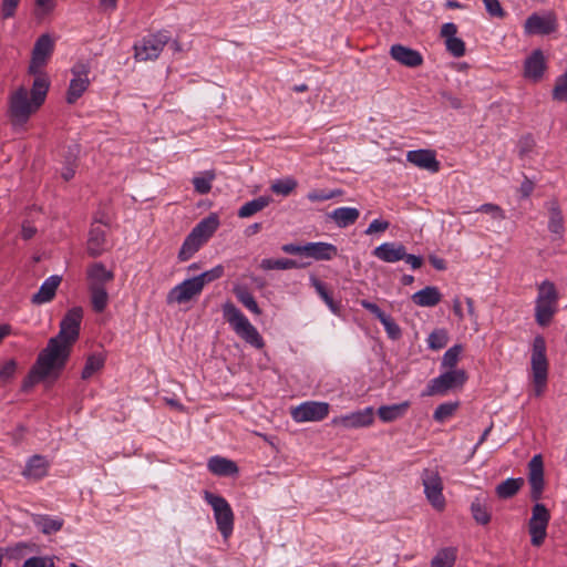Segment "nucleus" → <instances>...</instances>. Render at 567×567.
<instances>
[{
    "label": "nucleus",
    "instance_id": "nucleus-20",
    "mask_svg": "<svg viewBox=\"0 0 567 567\" xmlns=\"http://www.w3.org/2000/svg\"><path fill=\"white\" fill-rule=\"evenodd\" d=\"M390 54L393 60L409 68H416L423 63V58L419 51L402 44H393Z\"/></svg>",
    "mask_w": 567,
    "mask_h": 567
},
{
    "label": "nucleus",
    "instance_id": "nucleus-51",
    "mask_svg": "<svg viewBox=\"0 0 567 567\" xmlns=\"http://www.w3.org/2000/svg\"><path fill=\"white\" fill-rule=\"evenodd\" d=\"M35 524L39 527V529L44 534H52L54 532H58L62 526V523L60 520L52 519L45 516L39 517L35 520Z\"/></svg>",
    "mask_w": 567,
    "mask_h": 567
},
{
    "label": "nucleus",
    "instance_id": "nucleus-26",
    "mask_svg": "<svg viewBox=\"0 0 567 567\" xmlns=\"http://www.w3.org/2000/svg\"><path fill=\"white\" fill-rule=\"evenodd\" d=\"M207 468L214 475L224 477L237 475L239 472V468L234 461L218 455L212 456L208 460Z\"/></svg>",
    "mask_w": 567,
    "mask_h": 567
},
{
    "label": "nucleus",
    "instance_id": "nucleus-28",
    "mask_svg": "<svg viewBox=\"0 0 567 567\" xmlns=\"http://www.w3.org/2000/svg\"><path fill=\"white\" fill-rule=\"evenodd\" d=\"M546 205L549 214L548 230L558 239H563L565 227L561 209L556 200H550Z\"/></svg>",
    "mask_w": 567,
    "mask_h": 567
},
{
    "label": "nucleus",
    "instance_id": "nucleus-42",
    "mask_svg": "<svg viewBox=\"0 0 567 567\" xmlns=\"http://www.w3.org/2000/svg\"><path fill=\"white\" fill-rule=\"evenodd\" d=\"M215 176L214 171H206L204 175L194 177L193 185L195 190L200 195L208 194L212 189V182L215 179Z\"/></svg>",
    "mask_w": 567,
    "mask_h": 567
},
{
    "label": "nucleus",
    "instance_id": "nucleus-15",
    "mask_svg": "<svg viewBox=\"0 0 567 567\" xmlns=\"http://www.w3.org/2000/svg\"><path fill=\"white\" fill-rule=\"evenodd\" d=\"M203 291L199 282L195 277L185 279L179 285L175 286L167 293V303H185L199 296Z\"/></svg>",
    "mask_w": 567,
    "mask_h": 567
},
{
    "label": "nucleus",
    "instance_id": "nucleus-19",
    "mask_svg": "<svg viewBox=\"0 0 567 567\" xmlns=\"http://www.w3.org/2000/svg\"><path fill=\"white\" fill-rule=\"evenodd\" d=\"M406 159L419 168L431 173H437L441 164L436 159V154L432 150H414L406 153Z\"/></svg>",
    "mask_w": 567,
    "mask_h": 567
},
{
    "label": "nucleus",
    "instance_id": "nucleus-44",
    "mask_svg": "<svg viewBox=\"0 0 567 567\" xmlns=\"http://www.w3.org/2000/svg\"><path fill=\"white\" fill-rule=\"evenodd\" d=\"M104 364V360L101 355L91 354L87 357L84 368L81 372V378L83 380L90 379L95 372L102 369Z\"/></svg>",
    "mask_w": 567,
    "mask_h": 567
},
{
    "label": "nucleus",
    "instance_id": "nucleus-49",
    "mask_svg": "<svg viewBox=\"0 0 567 567\" xmlns=\"http://www.w3.org/2000/svg\"><path fill=\"white\" fill-rule=\"evenodd\" d=\"M447 343V333L443 329L434 330L427 338V344L430 349L440 350L443 349Z\"/></svg>",
    "mask_w": 567,
    "mask_h": 567
},
{
    "label": "nucleus",
    "instance_id": "nucleus-50",
    "mask_svg": "<svg viewBox=\"0 0 567 567\" xmlns=\"http://www.w3.org/2000/svg\"><path fill=\"white\" fill-rule=\"evenodd\" d=\"M553 99L558 102H567V72L557 78L553 89Z\"/></svg>",
    "mask_w": 567,
    "mask_h": 567
},
{
    "label": "nucleus",
    "instance_id": "nucleus-21",
    "mask_svg": "<svg viewBox=\"0 0 567 567\" xmlns=\"http://www.w3.org/2000/svg\"><path fill=\"white\" fill-rule=\"evenodd\" d=\"M62 278L58 275L50 276L47 278L39 290L31 297V302L35 306H40L50 302L61 284Z\"/></svg>",
    "mask_w": 567,
    "mask_h": 567
},
{
    "label": "nucleus",
    "instance_id": "nucleus-37",
    "mask_svg": "<svg viewBox=\"0 0 567 567\" xmlns=\"http://www.w3.org/2000/svg\"><path fill=\"white\" fill-rule=\"evenodd\" d=\"M270 200L268 196H259L258 198L247 202L239 208L238 216L240 218H248L266 208L270 204Z\"/></svg>",
    "mask_w": 567,
    "mask_h": 567
},
{
    "label": "nucleus",
    "instance_id": "nucleus-64",
    "mask_svg": "<svg viewBox=\"0 0 567 567\" xmlns=\"http://www.w3.org/2000/svg\"><path fill=\"white\" fill-rule=\"evenodd\" d=\"M22 567H48L47 558L39 556L30 557L23 563Z\"/></svg>",
    "mask_w": 567,
    "mask_h": 567
},
{
    "label": "nucleus",
    "instance_id": "nucleus-11",
    "mask_svg": "<svg viewBox=\"0 0 567 567\" xmlns=\"http://www.w3.org/2000/svg\"><path fill=\"white\" fill-rule=\"evenodd\" d=\"M422 484L427 501L436 509H443L445 498L443 496V482L440 473L434 468H424L422 474Z\"/></svg>",
    "mask_w": 567,
    "mask_h": 567
},
{
    "label": "nucleus",
    "instance_id": "nucleus-62",
    "mask_svg": "<svg viewBox=\"0 0 567 567\" xmlns=\"http://www.w3.org/2000/svg\"><path fill=\"white\" fill-rule=\"evenodd\" d=\"M360 305L362 306V308H364L373 316H375V318H378L379 321L383 320V317L386 315L384 311L381 310V308L377 303L371 302L369 300L363 299L360 301Z\"/></svg>",
    "mask_w": 567,
    "mask_h": 567
},
{
    "label": "nucleus",
    "instance_id": "nucleus-41",
    "mask_svg": "<svg viewBox=\"0 0 567 567\" xmlns=\"http://www.w3.org/2000/svg\"><path fill=\"white\" fill-rule=\"evenodd\" d=\"M301 267L296 260L288 258L272 259L266 258L260 262V268L264 270H287V269H296Z\"/></svg>",
    "mask_w": 567,
    "mask_h": 567
},
{
    "label": "nucleus",
    "instance_id": "nucleus-36",
    "mask_svg": "<svg viewBox=\"0 0 567 567\" xmlns=\"http://www.w3.org/2000/svg\"><path fill=\"white\" fill-rule=\"evenodd\" d=\"M523 484L524 480L522 477L507 478L496 486L495 493L499 498L508 499L517 494Z\"/></svg>",
    "mask_w": 567,
    "mask_h": 567
},
{
    "label": "nucleus",
    "instance_id": "nucleus-17",
    "mask_svg": "<svg viewBox=\"0 0 567 567\" xmlns=\"http://www.w3.org/2000/svg\"><path fill=\"white\" fill-rule=\"evenodd\" d=\"M374 421L373 408L368 406L363 410L351 412L346 415L337 416L332 420V424L343 429H360L369 426Z\"/></svg>",
    "mask_w": 567,
    "mask_h": 567
},
{
    "label": "nucleus",
    "instance_id": "nucleus-61",
    "mask_svg": "<svg viewBox=\"0 0 567 567\" xmlns=\"http://www.w3.org/2000/svg\"><path fill=\"white\" fill-rule=\"evenodd\" d=\"M16 369L17 364L13 360L6 362L0 368V381L7 382L8 380H10L13 377Z\"/></svg>",
    "mask_w": 567,
    "mask_h": 567
},
{
    "label": "nucleus",
    "instance_id": "nucleus-39",
    "mask_svg": "<svg viewBox=\"0 0 567 567\" xmlns=\"http://www.w3.org/2000/svg\"><path fill=\"white\" fill-rule=\"evenodd\" d=\"M310 282L312 287L316 289L317 293L321 297V299L324 301V303L328 306V308L334 313L338 315L340 311V306L338 302L333 300L331 295L326 288V285L320 281L317 277L311 276Z\"/></svg>",
    "mask_w": 567,
    "mask_h": 567
},
{
    "label": "nucleus",
    "instance_id": "nucleus-54",
    "mask_svg": "<svg viewBox=\"0 0 567 567\" xmlns=\"http://www.w3.org/2000/svg\"><path fill=\"white\" fill-rule=\"evenodd\" d=\"M535 147V140L532 135L527 134L522 136L518 142V154L522 158L528 156Z\"/></svg>",
    "mask_w": 567,
    "mask_h": 567
},
{
    "label": "nucleus",
    "instance_id": "nucleus-13",
    "mask_svg": "<svg viewBox=\"0 0 567 567\" xmlns=\"http://www.w3.org/2000/svg\"><path fill=\"white\" fill-rule=\"evenodd\" d=\"M550 514L546 506L540 503H536L533 507L532 517L529 519L528 529L530 534V542L534 546H540L546 537V529Z\"/></svg>",
    "mask_w": 567,
    "mask_h": 567
},
{
    "label": "nucleus",
    "instance_id": "nucleus-63",
    "mask_svg": "<svg viewBox=\"0 0 567 567\" xmlns=\"http://www.w3.org/2000/svg\"><path fill=\"white\" fill-rule=\"evenodd\" d=\"M457 33V27L453 22L444 23L441 28V37L447 41V39L455 38Z\"/></svg>",
    "mask_w": 567,
    "mask_h": 567
},
{
    "label": "nucleus",
    "instance_id": "nucleus-48",
    "mask_svg": "<svg viewBox=\"0 0 567 567\" xmlns=\"http://www.w3.org/2000/svg\"><path fill=\"white\" fill-rule=\"evenodd\" d=\"M224 276V266L217 265L216 267L212 268L210 270L204 271L198 276H195L197 281L199 282L200 287L204 289V287L207 284H210Z\"/></svg>",
    "mask_w": 567,
    "mask_h": 567
},
{
    "label": "nucleus",
    "instance_id": "nucleus-31",
    "mask_svg": "<svg viewBox=\"0 0 567 567\" xmlns=\"http://www.w3.org/2000/svg\"><path fill=\"white\" fill-rule=\"evenodd\" d=\"M33 75L34 81L31 87V99L33 100L35 106H41L44 103L49 91V78L45 73H43V71H40Z\"/></svg>",
    "mask_w": 567,
    "mask_h": 567
},
{
    "label": "nucleus",
    "instance_id": "nucleus-47",
    "mask_svg": "<svg viewBox=\"0 0 567 567\" xmlns=\"http://www.w3.org/2000/svg\"><path fill=\"white\" fill-rule=\"evenodd\" d=\"M298 183L295 178L288 177L276 181L270 189L278 195L288 196L296 187Z\"/></svg>",
    "mask_w": 567,
    "mask_h": 567
},
{
    "label": "nucleus",
    "instance_id": "nucleus-10",
    "mask_svg": "<svg viewBox=\"0 0 567 567\" xmlns=\"http://www.w3.org/2000/svg\"><path fill=\"white\" fill-rule=\"evenodd\" d=\"M466 380L465 370H447L430 381L425 395H444L451 390L462 388Z\"/></svg>",
    "mask_w": 567,
    "mask_h": 567
},
{
    "label": "nucleus",
    "instance_id": "nucleus-22",
    "mask_svg": "<svg viewBox=\"0 0 567 567\" xmlns=\"http://www.w3.org/2000/svg\"><path fill=\"white\" fill-rule=\"evenodd\" d=\"M372 255L384 262H396L405 256V246L398 243H383L374 248Z\"/></svg>",
    "mask_w": 567,
    "mask_h": 567
},
{
    "label": "nucleus",
    "instance_id": "nucleus-12",
    "mask_svg": "<svg viewBox=\"0 0 567 567\" xmlns=\"http://www.w3.org/2000/svg\"><path fill=\"white\" fill-rule=\"evenodd\" d=\"M54 50V42L50 34L40 35L32 49L31 61L29 64V73L37 74L47 65Z\"/></svg>",
    "mask_w": 567,
    "mask_h": 567
},
{
    "label": "nucleus",
    "instance_id": "nucleus-7",
    "mask_svg": "<svg viewBox=\"0 0 567 567\" xmlns=\"http://www.w3.org/2000/svg\"><path fill=\"white\" fill-rule=\"evenodd\" d=\"M40 106H35L32 99H29L27 89L19 87L10 96V120L17 128H22L29 121L30 116L37 112Z\"/></svg>",
    "mask_w": 567,
    "mask_h": 567
},
{
    "label": "nucleus",
    "instance_id": "nucleus-45",
    "mask_svg": "<svg viewBox=\"0 0 567 567\" xmlns=\"http://www.w3.org/2000/svg\"><path fill=\"white\" fill-rule=\"evenodd\" d=\"M462 346L455 344L451 347L443 355L441 365L447 370H456L455 367L460 360V354L462 353Z\"/></svg>",
    "mask_w": 567,
    "mask_h": 567
},
{
    "label": "nucleus",
    "instance_id": "nucleus-34",
    "mask_svg": "<svg viewBox=\"0 0 567 567\" xmlns=\"http://www.w3.org/2000/svg\"><path fill=\"white\" fill-rule=\"evenodd\" d=\"M237 300L246 307L254 315H261V309L259 308L255 297L245 286H235L233 289Z\"/></svg>",
    "mask_w": 567,
    "mask_h": 567
},
{
    "label": "nucleus",
    "instance_id": "nucleus-43",
    "mask_svg": "<svg viewBox=\"0 0 567 567\" xmlns=\"http://www.w3.org/2000/svg\"><path fill=\"white\" fill-rule=\"evenodd\" d=\"M458 406H460V403L457 401L445 402V403L440 404L433 413L434 421H436L439 423L445 422L449 417H451L456 412Z\"/></svg>",
    "mask_w": 567,
    "mask_h": 567
},
{
    "label": "nucleus",
    "instance_id": "nucleus-9",
    "mask_svg": "<svg viewBox=\"0 0 567 567\" xmlns=\"http://www.w3.org/2000/svg\"><path fill=\"white\" fill-rule=\"evenodd\" d=\"M107 228L109 217L104 214L96 215L86 241V250L91 257H97L109 249Z\"/></svg>",
    "mask_w": 567,
    "mask_h": 567
},
{
    "label": "nucleus",
    "instance_id": "nucleus-8",
    "mask_svg": "<svg viewBox=\"0 0 567 567\" xmlns=\"http://www.w3.org/2000/svg\"><path fill=\"white\" fill-rule=\"evenodd\" d=\"M169 41L171 34L168 31H158L145 35L141 41L134 44V56L137 61L155 60Z\"/></svg>",
    "mask_w": 567,
    "mask_h": 567
},
{
    "label": "nucleus",
    "instance_id": "nucleus-6",
    "mask_svg": "<svg viewBox=\"0 0 567 567\" xmlns=\"http://www.w3.org/2000/svg\"><path fill=\"white\" fill-rule=\"evenodd\" d=\"M204 499L209 504L214 512L217 529L224 539H228L234 530V512L227 499L212 492H204Z\"/></svg>",
    "mask_w": 567,
    "mask_h": 567
},
{
    "label": "nucleus",
    "instance_id": "nucleus-4",
    "mask_svg": "<svg viewBox=\"0 0 567 567\" xmlns=\"http://www.w3.org/2000/svg\"><path fill=\"white\" fill-rule=\"evenodd\" d=\"M223 316L233 330L247 343L258 349L264 347V340L258 330L233 302L227 301L223 305Z\"/></svg>",
    "mask_w": 567,
    "mask_h": 567
},
{
    "label": "nucleus",
    "instance_id": "nucleus-56",
    "mask_svg": "<svg viewBox=\"0 0 567 567\" xmlns=\"http://www.w3.org/2000/svg\"><path fill=\"white\" fill-rule=\"evenodd\" d=\"M21 0H2L1 16L2 19H10L16 16L17 8Z\"/></svg>",
    "mask_w": 567,
    "mask_h": 567
},
{
    "label": "nucleus",
    "instance_id": "nucleus-57",
    "mask_svg": "<svg viewBox=\"0 0 567 567\" xmlns=\"http://www.w3.org/2000/svg\"><path fill=\"white\" fill-rule=\"evenodd\" d=\"M476 212L489 214V215H492V217L494 219H504L505 218L502 208L498 205L491 204V203L481 205L476 209Z\"/></svg>",
    "mask_w": 567,
    "mask_h": 567
},
{
    "label": "nucleus",
    "instance_id": "nucleus-58",
    "mask_svg": "<svg viewBox=\"0 0 567 567\" xmlns=\"http://www.w3.org/2000/svg\"><path fill=\"white\" fill-rule=\"evenodd\" d=\"M37 9L35 17L38 19L44 18L53 9V0H35Z\"/></svg>",
    "mask_w": 567,
    "mask_h": 567
},
{
    "label": "nucleus",
    "instance_id": "nucleus-38",
    "mask_svg": "<svg viewBox=\"0 0 567 567\" xmlns=\"http://www.w3.org/2000/svg\"><path fill=\"white\" fill-rule=\"evenodd\" d=\"M90 300L95 312L101 313L109 303V293L105 287H89Z\"/></svg>",
    "mask_w": 567,
    "mask_h": 567
},
{
    "label": "nucleus",
    "instance_id": "nucleus-59",
    "mask_svg": "<svg viewBox=\"0 0 567 567\" xmlns=\"http://www.w3.org/2000/svg\"><path fill=\"white\" fill-rule=\"evenodd\" d=\"M390 227V223L382 219H374L370 223L369 227L365 229L367 235H372L375 233L385 231Z\"/></svg>",
    "mask_w": 567,
    "mask_h": 567
},
{
    "label": "nucleus",
    "instance_id": "nucleus-40",
    "mask_svg": "<svg viewBox=\"0 0 567 567\" xmlns=\"http://www.w3.org/2000/svg\"><path fill=\"white\" fill-rule=\"evenodd\" d=\"M456 560V549L445 547L440 549L431 561V567H453Z\"/></svg>",
    "mask_w": 567,
    "mask_h": 567
},
{
    "label": "nucleus",
    "instance_id": "nucleus-2",
    "mask_svg": "<svg viewBox=\"0 0 567 567\" xmlns=\"http://www.w3.org/2000/svg\"><path fill=\"white\" fill-rule=\"evenodd\" d=\"M219 226L218 217L214 214L202 219L187 235L179 251V261L190 259L200 247L213 236Z\"/></svg>",
    "mask_w": 567,
    "mask_h": 567
},
{
    "label": "nucleus",
    "instance_id": "nucleus-35",
    "mask_svg": "<svg viewBox=\"0 0 567 567\" xmlns=\"http://www.w3.org/2000/svg\"><path fill=\"white\" fill-rule=\"evenodd\" d=\"M471 513L475 522L480 525H487L491 522V512L486 499L476 497L471 504Z\"/></svg>",
    "mask_w": 567,
    "mask_h": 567
},
{
    "label": "nucleus",
    "instance_id": "nucleus-33",
    "mask_svg": "<svg viewBox=\"0 0 567 567\" xmlns=\"http://www.w3.org/2000/svg\"><path fill=\"white\" fill-rule=\"evenodd\" d=\"M409 406L410 403L408 401L399 404L382 405L378 409V415L380 420L383 422H393L402 417L405 414Z\"/></svg>",
    "mask_w": 567,
    "mask_h": 567
},
{
    "label": "nucleus",
    "instance_id": "nucleus-3",
    "mask_svg": "<svg viewBox=\"0 0 567 567\" xmlns=\"http://www.w3.org/2000/svg\"><path fill=\"white\" fill-rule=\"evenodd\" d=\"M535 301V321L540 327H547L558 309L559 295L553 281L544 280L537 286Z\"/></svg>",
    "mask_w": 567,
    "mask_h": 567
},
{
    "label": "nucleus",
    "instance_id": "nucleus-60",
    "mask_svg": "<svg viewBox=\"0 0 567 567\" xmlns=\"http://www.w3.org/2000/svg\"><path fill=\"white\" fill-rule=\"evenodd\" d=\"M82 318H83V309L81 307H73V342H75V340L78 339L79 337V333H80V324H81V321H82Z\"/></svg>",
    "mask_w": 567,
    "mask_h": 567
},
{
    "label": "nucleus",
    "instance_id": "nucleus-27",
    "mask_svg": "<svg viewBox=\"0 0 567 567\" xmlns=\"http://www.w3.org/2000/svg\"><path fill=\"white\" fill-rule=\"evenodd\" d=\"M87 287H105L114 279V274L107 270L102 262L92 264L87 270Z\"/></svg>",
    "mask_w": 567,
    "mask_h": 567
},
{
    "label": "nucleus",
    "instance_id": "nucleus-5",
    "mask_svg": "<svg viewBox=\"0 0 567 567\" xmlns=\"http://www.w3.org/2000/svg\"><path fill=\"white\" fill-rule=\"evenodd\" d=\"M530 365L534 393L536 396H540L546 390L548 379V360L546 357V342L542 336H537L534 339Z\"/></svg>",
    "mask_w": 567,
    "mask_h": 567
},
{
    "label": "nucleus",
    "instance_id": "nucleus-55",
    "mask_svg": "<svg viewBox=\"0 0 567 567\" xmlns=\"http://www.w3.org/2000/svg\"><path fill=\"white\" fill-rule=\"evenodd\" d=\"M483 3L491 17L503 19L506 16L498 0H483Z\"/></svg>",
    "mask_w": 567,
    "mask_h": 567
},
{
    "label": "nucleus",
    "instance_id": "nucleus-16",
    "mask_svg": "<svg viewBox=\"0 0 567 567\" xmlns=\"http://www.w3.org/2000/svg\"><path fill=\"white\" fill-rule=\"evenodd\" d=\"M526 34H550L557 30V19L554 13L548 12L545 16L537 13L530 14L524 24Z\"/></svg>",
    "mask_w": 567,
    "mask_h": 567
},
{
    "label": "nucleus",
    "instance_id": "nucleus-53",
    "mask_svg": "<svg viewBox=\"0 0 567 567\" xmlns=\"http://www.w3.org/2000/svg\"><path fill=\"white\" fill-rule=\"evenodd\" d=\"M380 322L383 324L389 338L396 340L401 337V329L399 324L389 315H385L383 320H380Z\"/></svg>",
    "mask_w": 567,
    "mask_h": 567
},
{
    "label": "nucleus",
    "instance_id": "nucleus-46",
    "mask_svg": "<svg viewBox=\"0 0 567 567\" xmlns=\"http://www.w3.org/2000/svg\"><path fill=\"white\" fill-rule=\"evenodd\" d=\"M343 194L342 189L336 188L331 190L327 189H313L307 194V199L311 203L316 202H324L336 197H339Z\"/></svg>",
    "mask_w": 567,
    "mask_h": 567
},
{
    "label": "nucleus",
    "instance_id": "nucleus-18",
    "mask_svg": "<svg viewBox=\"0 0 567 567\" xmlns=\"http://www.w3.org/2000/svg\"><path fill=\"white\" fill-rule=\"evenodd\" d=\"M528 483L530 485V498L538 501L544 489V463L540 454L534 455L528 463Z\"/></svg>",
    "mask_w": 567,
    "mask_h": 567
},
{
    "label": "nucleus",
    "instance_id": "nucleus-14",
    "mask_svg": "<svg viewBox=\"0 0 567 567\" xmlns=\"http://www.w3.org/2000/svg\"><path fill=\"white\" fill-rule=\"evenodd\" d=\"M329 414V404L326 402L308 401L291 410L296 422H319Z\"/></svg>",
    "mask_w": 567,
    "mask_h": 567
},
{
    "label": "nucleus",
    "instance_id": "nucleus-32",
    "mask_svg": "<svg viewBox=\"0 0 567 567\" xmlns=\"http://www.w3.org/2000/svg\"><path fill=\"white\" fill-rule=\"evenodd\" d=\"M49 468L48 461L41 455H33L27 462L23 475L27 478L40 480L47 475Z\"/></svg>",
    "mask_w": 567,
    "mask_h": 567
},
{
    "label": "nucleus",
    "instance_id": "nucleus-23",
    "mask_svg": "<svg viewBox=\"0 0 567 567\" xmlns=\"http://www.w3.org/2000/svg\"><path fill=\"white\" fill-rule=\"evenodd\" d=\"M90 71L89 63L79 61L73 66V101L80 97L90 85Z\"/></svg>",
    "mask_w": 567,
    "mask_h": 567
},
{
    "label": "nucleus",
    "instance_id": "nucleus-25",
    "mask_svg": "<svg viewBox=\"0 0 567 567\" xmlns=\"http://www.w3.org/2000/svg\"><path fill=\"white\" fill-rule=\"evenodd\" d=\"M306 249V257L315 260H331L338 255L337 246L324 241L307 243Z\"/></svg>",
    "mask_w": 567,
    "mask_h": 567
},
{
    "label": "nucleus",
    "instance_id": "nucleus-52",
    "mask_svg": "<svg viewBox=\"0 0 567 567\" xmlns=\"http://www.w3.org/2000/svg\"><path fill=\"white\" fill-rule=\"evenodd\" d=\"M446 51L454 58H461L465 54V43L461 38H452L445 41Z\"/></svg>",
    "mask_w": 567,
    "mask_h": 567
},
{
    "label": "nucleus",
    "instance_id": "nucleus-24",
    "mask_svg": "<svg viewBox=\"0 0 567 567\" xmlns=\"http://www.w3.org/2000/svg\"><path fill=\"white\" fill-rule=\"evenodd\" d=\"M545 69L546 63L543 52L540 50H535L525 61L524 75L525 78L536 82L542 79Z\"/></svg>",
    "mask_w": 567,
    "mask_h": 567
},
{
    "label": "nucleus",
    "instance_id": "nucleus-1",
    "mask_svg": "<svg viewBox=\"0 0 567 567\" xmlns=\"http://www.w3.org/2000/svg\"><path fill=\"white\" fill-rule=\"evenodd\" d=\"M71 350V309L61 321V330L58 336L51 338L42 349L28 375L23 380L22 389L30 390L38 383L52 384L63 370Z\"/></svg>",
    "mask_w": 567,
    "mask_h": 567
},
{
    "label": "nucleus",
    "instance_id": "nucleus-30",
    "mask_svg": "<svg viewBox=\"0 0 567 567\" xmlns=\"http://www.w3.org/2000/svg\"><path fill=\"white\" fill-rule=\"evenodd\" d=\"M360 216L359 209L354 207H339L332 210L328 217L332 219L339 228H346L353 225Z\"/></svg>",
    "mask_w": 567,
    "mask_h": 567
},
{
    "label": "nucleus",
    "instance_id": "nucleus-29",
    "mask_svg": "<svg viewBox=\"0 0 567 567\" xmlns=\"http://www.w3.org/2000/svg\"><path fill=\"white\" fill-rule=\"evenodd\" d=\"M411 299L416 306L434 307L441 301L442 295L436 287L427 286L413 293Z\"/></svg>",
    "mask_w": 567,
    "mask_h": 567
}]
</instances>
